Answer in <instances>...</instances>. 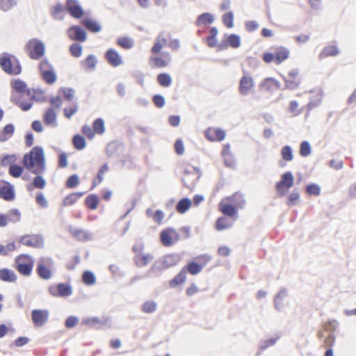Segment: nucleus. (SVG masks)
I'll list each match as a JSON object with an SVG mask.
<instances>
[{
  "mask_svg": "<svg viewBox=\"0 0 356 356\" xmlns=\"http://www.w3.org/2000/svg\"><path fill=\"white\" fill-rule=\"evenodd\" d=\"M215 20L213 15L210 13H204L200 15L195 22V25L200 26L202 24L207 25L213 23Z\"/></svg>",
  "mask_w": 356,
  "mask_h": 356,
  "instance_id": "473e14b6",
  "label": "nucleus"
},
{
  "mask_svg": "<svg viewBox=\"0 0 356 356\" xmlns=\"http://www.w3.org/2000/svg\"><path fill=\"white\" fill-rule=\"evenodd\" d=\"M26 49L29 51V57L33 60H38L45 54L44 42L37 38L29 40L26 44Z\"/></svg>",
  "mask_w": 356,
  "mask_h": 356,
  "instance_id": "39448f33",
  "label": "nucleus"
},
{
  "mask_svg": "<svg viewBox=\"0 0 356 356\" xmlns=\"http://www.w3.org/2000/svg\"><path fill=\"white\" fill-rule=\"evenodd\" d=\"M108 321H110L109 318L104 317V320H102L98 317L95 316L83 318L81 321V324L88 325L90 327H95L97 328H99L100 326H98V325H106Z\"/></svg>",
  "mask_w": 356,
  "mask_h": 356,
  "instance_id": "412c9836",
  "label": "nucleus"
},
{
  "mask_svg": "<svg viewBox=\"0 0 356 356\" xmlns=\"http://www.w3.org/2000/svg\"><path fill=\"white\" fill-rule=\"evenodd\" d=\"M82 282L88 286L95 284V275L90 270H85L82 274Z\"/></svg>",
  "mask_w": 356,
  "mask_h": 356,
  "instance_id": "a18cd8bd",
  "label": "nucleus"
},
{
  "mask_svg": "<svg viewBox=\"0 0 356 356\" xmlns=\"http://www.w3.org/2000/svg\"><path fill=\"white\" fill-rule=\"evenodd\" d=\"M54 265V261L51 257H42L37 263L36 273L42 280H48L51 278V268Z\"/></svg>",
  "mask_w": 356,
  "mask_h": 356,
  "instance_id": "423d86ee",
  "label": "nucleus"
},
{
  "mask_svg": "<svg viewBox=\"0 0 356 356\" xmlns=\"http://www.w3.org/2000/svg\"><path fill=\"white\" fill-rule=\"evenodd\" d=\"M157 309V304L154 300H147L141 305V310L145 314H152Z\"/></svg>",
  "mask_w": 356,
  "mask_h": 356,
  "instance_id": "37998d69",
  "label": "nucleus"
},
{
  "mask_svg": "<svg viewBox=\"0 0 356 356\" xmlns=\"http://www.w3.org/2000/svg\"><path fill=\"white\" fill-rule=\"evenodd\" d=\"M23 96H16L14 94L11 96V100L13 103H15L17 106H18L23 111H29L32 106L33 103L31 100L29 102L22 101Z\"/></svg>",
  "mask_w": 356,
  "mask_h": 356,
  "instance_id": "bb28decb",
  "label": "nucleus"
},
{
  "mask_svg": "<svg viewBox=\"0 0 356 356\" xmlns=\"http://www.w3.org/2000/svg\"><path fill=\"white\" fill-rule=\"evenodd\" d=\"M56 117L57 115L54 108L51 107L48 108L43 115L44 123L47 126L51 124L56 126Z\"/></svg>",
  "mask_w": 356,
  "mask_h": 356,
  "instance_id": "c85d7f7f",
  "label": "nucleus"
},
{
  "mask_svg": "<svg viewBox=\"0 0 356 356\" xmlns=\"http://www.w3.org/2000/svg\"><path fill=\"white\" fill-rule=\"evenodd\" d=\"M0 66L10 75H18L22 72V66L18 58L8 53H3L0 57Z\"/></svg>",
  "mask_w": 356,
  "mask_h": 356,
  "instance_id": "f03ea898",
  "label": "nucleus"
},
{
  "mask_svg": "<svg viewBox=\"0 0 356 356\" xmlns=\"http://www.w3.org/2000/svg\"><path fill=\"white\" fill-rule=\"evenodd\" d=\"M69 232L74 238L80 241L86 242L92 239V234L83 229H73L70 227Z\"/></svg>",
  "mask_w": 356,
  "mask_h": 356,
  "instance_id": "dca6fc26",
  "label": "nucleus"
},
{
  "mask_svg": "<svg viewBox=\"0 0 356 356\" xmlns=\"http://www.w3.org/2000/svg\"><path fill=\"white\" fill-rule=\"evenodd\" d=\"M79 110V104L78 102H74L72 106L70 108H65L63 109V113L65 117L68 119H70L71 117L74 115Z\"/></svg>",
  "mask_w": 356,
  "mask_h": 356,
  "instance_id": "69168bd1",
  "label": "nucleus"
},
{
  "mask_svg": "<svg viewBox=\"0 0 356 356\" xmlns=\"http://www.w3.org/2000/svg\"><path fill=\"white\" fill-rule=\"evenodd\" d=\"M275 63L277 65L281 64L289 56V49L284 47H277L274 49Z\"/></svg>",
  "mask_w": 356,
  "mask_h": 356,
  "instance_id": "aec40b11",
  "label": "nucleus"
},
{
  "mask_svg": "<svg viewBox=\"0 0 356 356\" xmlns=\"http://www.w3.org/2000/svg\"><path fill=\"white\" fill-rule=\"evenodd\" d=\"M81 24L90 32L97 33L101 31L102 25L95 20L90 18H83L81 21Z\"/></svg>",
  "mask_w": 356,
  "mask_h": 356,
  "instance_id": "6ab92c4d",
  "label": "nucleus"
},
{
  "mask_svg": "<svg viewBox=\"0 0 356 356\" xmlns=\"http://www.w3.org/2000/svg\"><path fill=\"white\" fill-rule=\"evenodd\" d=\"M279 337H273L266 340H261L259 341V349L261 350H264L267 349L268 347L275 345L278 340Z\"/></svg>",
  "mask_w": 356,
  "mask_h": 356,
  "instance_id": "0e129e2a",
  "label": "nucleus"
},
{
  "mask_svg": "<svg viewBox=\"0 0 356 356\" xmlns=\"http://www.w3.org/2000/svg\"><path fill=\"white\" fill-rule=\"evenodd\" d=\"M192 201L188 197H183L176 204V211L181 214L185 213L191 207Z\"/></svg>",
  "mask_w": 356,
  "mask_h": 356,
  "instance_id": "c756f323",
  "label": "nucleus"
},
{
  "mask_svg": "<svg viewBox=\"0 0 356 356\" xmlns=\"http://www.w3.org/2000/svg\"><path fill=\"white\" fill-rule=\"evenodd\" d=\"M70 51L74 57L79 58L82 55L83 47L80 44L74 42L70 45Z\"/></svg>",
  "mask_w": 356,
  "mask_h": 356,
  "instance_id": "052dcab7",
  "label": "nucleus"
},
{
  "mask_svg": "<svg viewBox=\"0 0 356 356\" xmlns=\"http://www.w3.org/2000/svg\"><path fill=\"white\" fill-rule=\"evenodd\" d=\"M165 270H166V268L162 261L161 259H158L152 265L149 270L146 273V277H159Z\"/></svg>",
  "mask_w": 356,
  "mask_h": 356,
  "instance_id": "a211bd4d",
  "label": "nucleus"
},
{
  "mask_svg": "<svg viewBox=\"0 0 356 356\" xmlns=\"http://www.w3.org/2000/svg\"><path fill=\"white\" fill-rule=\"evenodd\" d=\"M184 175L187 178H182L181 181L185 187L190 188L191 185L188 182H191V185L195 186V183L199 180L201 174L200 170L197 167H191V168H186L184 171Z\"/></svg>",
  "mask_w": 356,
  "mask_h": 356,
  "instance_id": "9b49d317",
  "label": "nucleus"
},
{
  "mask_svg": "<svg viewBox=\"0 0 356 356\" xmlns=\"http://www.w3.org/2000/svg\"><path fill=\"white\" fill-rule=\"evenodd\" d=\"M72 143L74 147L76 150H82L86 146V141L85 138L80 134H75L72 138Z\"/></svg>",
  "mask_w": 356,
  "mask_h": 356,
  "instance_id": "58836bf2",
  "label": "nucleus"
},
{
  "mask_svg": "<svg viewBox=\"0 0 356 356\" xmlns=\"http://www.w3.org/2000/svg\"><path fill=\"white\" fill-rule=\"evenodd\" d=\"M156 79L159 84L162 87H168L172 83V78L168 73H160L158 74Z\"/></svg>",
  "mask_w": 356,
  "mask_h": 356,
  "instance_id": "ea45409f",
  "label": "nucleus"
},
{
  "mask_svg": "<svg viewBox=\"0 0 356 356\" xmlns=\"http://www.w3.org/2000/svg\"><path fill=\"white\" fill-rule=\"evenodd\" d=\"M22 163L27 170L36 175L33 179L32 183L27 185V190L31 191L33 188H44L47 181L42 176L46 170L45 156L42 147H33L29 152L24 155Z\"/></svg>",
  "mask_w": 356,
  "mask_h": 356,
  "instance_id": "f257e3e1",
  "label": "nucleus"
},
{
  "mask_svg": "<svg viewBox=\"0 0 356 356\" xmlns=\"http://www.w3.org/2000/svg\"><path fill=\"white\" fill-rule=\"evenodd\" d=\"M311 152L312 147L310 143L307 140L302 141L300 145V154L303 157H307L310 155Z\"/></svg>",
  "mask_w": 356,
  "mask_h": 356,
  "instance_id": "bf43d9fd",
  "label": "nucleus"
},
{
  "mask_svg": "<svg viewBox=\"0 0 356 356\" xmlns=\"http://www.w3.org/2000/svg\"><path fill=\"white\" fill-rule=\"evenodd\" d=\"M16 270L24 276H30L33 271L34 260L33 257L27 254H22L15 259Z\"/></svg>",
  "mask_w": 356,
  "mask_h": 356,
  "instance_id": "7ed1b4c3",
  "label": "nucleus"
},
{
  "mask_svg": "<svg viewBox=\"0 0 356 356\" xmlns=\"http://www.w3.org/2000/svg\"><path fill=\"white\" fill-rule=\"evenodd\" d=\"M213 132L215 134L214 137L211 136L209 135V131H207L205 133V136H206L208 140H209L210 141H213L215 140H216L218 141H222V140L225 139L226 134L223 129H220V128L215 129L213 130Z\"/></svg>",
  "mask_w": 356,
  "mask_h": 356,
  "instance_id": "4c0bfd02",
  "label": "nucleus"
},
{
  "mask_svg": "<svg viewBox=\"0 0 356 356\" xmlns=\"http://www.w3.org/2000/svg\"><path fill=\"white\" fill-rule=\"evenodd\" d=\"M294 184V177L291 171H286L281 175V179L275 184V189L279 196L286 195L288 190Z\"/></svg>",
  "mask_w": 356,
  "mask_h": 356,
  "instance_id": "0eeeda50",
  "label": "nucleus"
},
{
  "mask_svg": "<svg viewBox=\"0 0 356 356\" xmlns=\"http://www.w3.org/2000/svg\"><path fill=\"white\" fill-rule=\"evenodd\" d=\"M299 200H300V193L297 189H294L289 195L286 203L289 207H291L296 205Z\"/></svg>",
  "mask_w": 356,
  "mask_h": 356,
  "instance_id": "49530a36",
  "label": "nucleus"
},
{
  "mask_svg": "<svg viewBox=\"0 0 356 356\" xmlns=\"http://www.w3.org/2000/svg\"><path fill=\"white\" fill-rule=\"evenodd\" d=\"M65 8L75 19H81L84 15V10L78 0H66Z\"/></svg>",
  "mask_w": 356,
  "mask_h": 356,
  "instance_id": "1a4fd4ad",
  "label": "nucleus"
},
{
  "mask_svg": "<svg viewBox=\"0 0 356 356\" xmlns=\"http://www.w3.org/2000/svg\"><path fill=\"white\" fill-rule=\"evenodd\" d=\"M305 192L309 195L318 196L321 193V187L316 184H309L306 186Z\"/></svg>",
  "mask_w": 356,
  "mask_h": 356,
  "instance_id": "5fc2aeb1",
  "label": "nucleus"
},
{
  "mask_svg": "<svg viewBox=\"0 0 356 356\" xmlns=\"http://www.w3.org/2000/svg\"><path fill=\"white\" fill-rule=\"evenodd\" d=\"M286 296V290H280L274 298V305L277 311L280 312L284 308L283 300Z\"/></svg>",
  "mask_w": 356,
  "mask_h": 356,
  "instance_id": "f704fd0d",
  "label": "nucleus"
},
{
  "mask_svg": "<svg viewBox=\"0 0 356 356\" xmlns=\"http://www.w3.org/2000/svg\"><path fill=\"white\" fill-rule=\"evenodd\" d=\"M104 56L107 62L114 67H118L123 63L118 52L113 49H108L106 51Z\"/></svg>",
  "mask_w": 356,
  "mask_h": 356,
  "instance_id": "f3484780",
  "label": "nucleus"
},
{
  "mask_svg": "<svg viewBox=\"0 0 356 356\" xmlns=\"http://www.w3.org/2000/svg\"><path fill=\"white\" fill-rule=\"evenodd\" d=\"M117 44L125 49H129L134 47L133 40L128 37H121L118 38Z\"/></svg>",
  "mask_w": 356,
  "mask_h": 356,
  "instance_id": "8fccbe9b",
  "label": "nucleus"
},
{
  "mask_svg": "<svg viewBox=\"0 0 356 356\" xmlns=\"http://www.w3.org/2000/svg\"><path fill=\"white\" fill-rule=\"evenodd\" d=\"M254 86V83L252 77L245 74L239 81L238 91L241 95L246 96L250 93Z\"/></svg>",
  "mask_w": 356,
  "mask_h": 356,
  "instance_id": "4468645a",
  "label": "nucleus"
},
{
  "mask_svg": "<svg viewBox=\"0 0 356 356\" xmlns=\"http://www.w3.org/2000/svg\"><path fill=\"white\" fill-rule=\"evenodd\" d=\"M166 269L177 265L181 260V256L177 253L166 254L161 258Z\"/></svg>",
  "mask_w": 356,
  "mask_h": 356,
  "instance_id": "5701e85b",
  "label": "nucleus"
},
{
  "mask_svg": "<svg viewBox=\"0 0 356 356\" xmlns=\"http://www.w3.org/2000/svg\"><path fill=\"white\" fill-rule=\"evenodd\" d=\"M84 203L86 207L91 210H95L99 205V198L96 194H90L86 198Z\"/></svg>",
  "mask_w": 356,
  "mask_h": 356,
  "instance_id": "c9c22d12",
  "label": "nucleus"
},
{
  "mask_svg": "<svg viewBox=\"0 0 356 356\" xmlns=\"http://www.w3.org/2000/svg\"><path fill=\"white\" fill-rule=\"evenodd\" d=\"M339 49L337 46L332 45L324 47L321 52V55L324 56H335L339 54Z\"/></svg>",
  "mask_w": 356,
  "mask_h": 356,
  "instance_id": "680f3d73",
  "label": "nucleus"
},
{
  "mask_svg": "<svg viewBox=\"0 0 356 356\" xmlns=\"http://www.w3.org/2000/svg\"><path fill=\"white\" fill-rule=\"evenodd\" d=\"M97 58L95 55L90 54L84 60L80 61V65L86 70H93L97 64Z\"/></svg>",
  "mask_w": 356,
  "mask_h": 356,
  "instance_id": "a878e982",
  "label": "nucleus"
},
{
  "mask_svg": "<svg viewBox=\"0 0 356 356\" xmlns=\"http://www.w3.org/2000/svg\"><path fill=\"white\" fill-rule=\"evenodd\" d=\"M17 276L15 271L8 268L0 269V280L5 282H14L17 280Z\"/></svg>",
  "mask_w": 356,
  "mask_h": 356,
  "instance_id": "b1692460",
  "label": "nucleus"
},
{
  "mask_svg": "<svg viewBox=\"0 0 356 356\" xmlns=\"http://www.w3.org/2000/svg\"><path fill=\"white\" fill-rule=\"evenodd\" d=\"M48 290L49 293L54 297H68L73 292L72 286L68 283L63 282L50 286Z\"/></svg>",
  "mask_w": 356,
  "mask_h": 356,
  "instance_id": "6e6552de",
  "label": "nucleus"
},
{
  "mask_svg": "<svg viewBox=\"0 0 356 356\" xmlns=\"http://www.w3.org/2000/svg\"><path fill=\"white\" fill-rule=\"evenodd\" d=\"M6 216L8 222L15 223L21 220V213L17 209H10Z\"/></svg>",
  "mask_w": 356,
  "mask_h": 356,
  "instance_id": "09e8293b",
  "label": "nucleus"
},
{
  "mask_svg": "<svg viewBox=\"0 0 356 356\" xmlns=\"http://www.w3.org/2000/svg\"><path fill=\"white\" fill-rule=\"evenodd\" d=\"M38 68L42 79L46 83L52 85L56 81L57 75L54 67L47 58H44L40 61Z\"/></svg>",
  "mask_w": 356,
  "mask_h": 356,
  "instance_id": "20e7f679",
  "label": "nucleus"
},
{
  "mask_svg": "<svg viewBox=\"0 0 356 356\" xmlns=\"http://www.w3.org/2000/svg\"><path fill=\"white\" fill-rule=\"evenodd\" d=\"M220 211L228 217H233L236 215L238 209L234 204L230 203L223 204L220 202L219 204Z\"/></svg>",
  "mask_w": 356,
  "mask_h": 356,
  "instance_id": "cd10ccee",
  "label": "nucleus"
},
{
  "mask_svg": "<svg viewBox=\"0 0 356 356\" xmlns=\"http://www.w3.org/2000/svg\"><path fill=\"white\" fill-rule=\"evenodd\" d=\"M24 172V167L15 164V163L13 165H10L8 173L10 176L15 178H19L22 175V173Z\"/></svg>",
  "mask_w": 356,
  "mask_h": 356,
  "instance_id": "de8ad7c7",
  "label": "nucleus"
},
{
  "mask_svg": "<svg viewBox=\"0 0 356 356\" xmlns=\"http://www.w3.org/2000/svg\"><path fill=\"white\" fill-rule=\"evenodd\" d=\"M0 198L8 202L15 200V192L12 184L4 180L0 181Z\"/></svg>",
  "mask_w": 356,
  "mask_h": 356,
  "instance_id": "ddd939ff",
  "label": "nucleus"
},
{
  "mask_svg": "<svg viewBox=\"0 0 356 356\" xmlns=\"http://www.w3.org/2000/svg\"><path fill=\"white\" fill-rule=\"evenodd\" d=\"M227 42L229 47L236 49L241 46V38L235 33L230 34L227 38Z\"/></svg>",
  "mask_w": 356,
  "mask_h": 356,
  "instance_id": "3c124183",
  "label": "nucleus"
},
{
  "mask_svg": "<svg viewBox=\"0 0 356 356\" xmlns=\"http://www.w3.org/2000/svg\"><path fill=\"white\" fill-rule=\"evenodd\" d=\"M64 10H65V6H63L61 3H57L51 8V15L55 19L62 20L63 17L60 14Z\"/></svg>",
  "mask_w": 356,
  "mask_h": 356,
  "instance_id": "c03bdc74",
  "label": "nucleus"
},
{
  "mask_svg": "<svg viewBox=\"0 0 356 356\" xmlns=\"http://www.w3.org/2000/svg\"><path fill=\"white\" fill-rule=\"evenodd\" d=\"M94 131L102 134L105 131L104 121L102 118H97L92 123Z\"/></svg>",
  "mask_w": 356,
  "mask_h": 356,
  "instance_id": "6e6d98bb",
  "label": "nucleus"
},
{
  "mask_svg": "<svg viewBox=\"0 0 356 356\" xmlns=\"http://www.w3.org/2000/svg\"><path fill=\"white\" fill-rule=\"evenodd\" d=\"M11 87L12 88L19 93L18 96H24V92L26 90L27 84L25 81L21 80V79H14L11 81Z\"/></svg>",
  "mask_w": 356,
  "mask_h": 356,
  "instance_id": "72a5a7b5",
  "label": "nucleus"
},
{
  "mask_svg": "<svg viewBox=\"0 0 356 356\" xmlns=\"http://www.w3.org/2000/svg\"><path fill=\"white\" fill-rule=\"evenodd\" d=\"M185 281L186 273L185 271L181 269V271L170 281L169 285L171 288H175L177 286L184 283Z\"/></svg>",
  "mask_w": 356,
  "mask_h": 356,
  "instance_id": "a19ab883",
  "label": "nucleus"
},
{
  "mask_svg": "<svg viewBox=\"0 0 356 356\" xmlns=\"http://www.w3.org/2000/svg\"><path fill=\"white\" fill-rule=\"evenodd\" d=\"M32 99L37 102H44L47 101L46 97L44 95V90L40 88H33Z\"/></svg>",
  "mask_w": 356,
  "mask_h": 356,
  "instance_id": "4d7b16f0",
  "label": "nucleus"
},
{
  "mask_svg": "<svg viewBox=\"0 0 356 356\" xmlns=\"http://www.w3.org/2000/svg\"><path fill=\"white\" fill-rule=\"evenodd\" d=\"M79 184V177L76 174L70 175L65 181L67 188H74Z\"/></svg>",
  "mask_w": 356,
  "mask_h": 356,
  "instance_id": "13d9d810",
  "label": "nucleus"
},
{
  "mask_svg": "<svg viewBox=\"0 0 356 356\" xmlns=\"http://www.w3.org/2000/svg\"><path fill=\"white\" fill-rule=\"evenodd\" d=\"M122 146V143L115 140L109 143L106 147V153L108 157L115 156L120 147Z\"/></svg>",
  "mask_w": 356,
  "mask_h": 356,
  "instance_id": "e433bc0d",
  "label": "nucleus"
},
{
  "mask_svg": "<svg viewBox=\"0 0 356 356\" xmlns=\"http://www.w3.org/2000/svg\"><path fill=\"white\" fill-rule=\"evenodd\" d=\"M227 200L232 202L237 209H243L246 201L244 195L240 192H236L231 196L227 197Z\"/></svg>",
  "mask_w": 356,
  "mask_h": 356,
  "instance_id": "393cba45",
  "label": "nucleus"
},
{
  "mask_svg": "<svg viewBox=\"0 0 356 356\" xmlns=\"http://www.w3.org/2000/svg\"><path fill=\"white\" fill-rule=\"evenodd\" d=\"M204 265H200V264L195 261H189L183 268L182 270L186 272H188L190 274L193 275H195L198 274L202 270Z\"/></svg>",
  "mask_w": 356,
  "mask_h": 356,
  "instance_id": "2f4dec72",
  "label": "nucleus"
},
{
  "mask_svg": "<svg viewBox=\"0 0 356 356\" xmlns=\"http://www.w3.org/2000/svg\"><path fill=\"white\" fill-rule=\"evenodd\" d=\"M43 238L40 235H26L21 238L20 243L32 248H40L43 245Z\"/></svg>",
  "mask_w": 356,
  "mask_h": 356,
  "instance_id": "2eb2a0df",
  "label": "nucleus"
},
{
  "mask_svg": "<svg viewBox=\"0 0 356 356\" xmlns=\"http://www.w3.org/2000/svg\"><path fill=\"white\" fill-rule=\"evenodd\" d=\"M17 160V156L15 154H5L0 158V164L2 167L10 166L13 165Z\"/></svg>",
  "mask_w": 356,
  "mask_h": 356,
  "instance_id": "79ce46f5",
  "label": "nucleus"
},
{
  "mask_svg": "<svg viewBox=\"0 0 356 356\" xmlns=\"http://www.w3.org/2000/svg\"><path fill=\"white\" fill-rule=\"evenodd\" d=\"M49 312L47 309H33L31 311V318L35 327L43 326L49 319Z\"/></svg>",
  "mask_w": 356,
  "mask_h": 356,
  "instance_id": "f8f14e48",
  "label": "nucleus"
},
{
  "mask_svg": "<svg viewBox=\"0 0 356 356\" xmlns=\"http://www.w3.org/2000/svg\"><path fill=\"white\" fill-rule=\"evenodd\" d=\"M223 24L227 28H232L234 26V14L233 12L229 11L225 13L222 17Z\"/></svg>",
  "mask_w": 356,
  "mask_h": 356,
  "instance_id": "e2e57ef3",
  "label": "nucleus"
},
{
  "mask_svg": "<svg viewBox=\"0 0 356 356\" xmlns=\"http://www.w3.org/2000/svg\"><path fill=\"white\" fill-rule=\"evenodd\" d=\"M17 4L15 0H0V8L6 12Z\"/></svg>",
  "mask_w": 356,
  "mask_h": 356,
  "instance_id": "338daca9",
  "label": "nucleus"
},
{
  "mask_svg": "<svg viewBox=\"0 0 356 356\" xmlns=\"http://www.w3.org/2000/svg\"><path fill=\"white\" fill-rule=\"evenodd\" d=\"M173 232H175V229L172 227L166 228L161 232L160 239H161V243L164 246L169 247L172 245V243H173L172 233Z\"/></svg>",
  "mask_w": 356,
  "mask_h": 356,
  "instance_id": "4be33fe9",
  "label": "nucleus"
},
{
  "mask_svg": "<svg viewBox=\"0 0 356 356\" xmlns=\"http://www.w3.org/2000/svg\"><path fill=\"white\" fill-rule=\"evenodd\" d=\"M152 102L157 108H163L165 106V100L162 95L156 94L152 97Z\"/></svg>",
  "mask_w": 356,
  "mask_h": 356,
  "instance_id": "774afa93",
  "label": "nucleus"
},
{
  "mask_svg": "<svg viewBox=\"0 0 356 356\" xmlns=\"http://www.w3.org/2000/svg\"><path fill=\"white\" fill-rule=\"evenodd\" d=\"M108 170V163H104L102 165V167L99 168L97 178L98 179V181L97 182L96 180H93L92 185L91 187V190H92L98 184L101 183L103 180V175Z\"/></svg>",
  "mask_w": 356,
  "mask_h": 356,
  "instance_id": "603ef678",
  "label": "nucleus"
},
{
  "mask_svg": "<svg viewBox=\"0 0 356 356\" xmlns=\"http://www.w3.org/2000/svg\"><path fill=\"white\" fill-rule=\"evenodd\" d=\"M15 132V126L13 123L7 124L0 132V142H6L13 136Z\"/></svg>",
  "mask_w": 356,
  "mask_h": 356,
  "instance_id": "7c9ffc66",
  "label": "nucleus"
},
{
  "mask_svg": "<svg viewBox=\"0 0 356 356\" xmlns=\"http://www.w3.org/2000/svg\"><path fill=\"white\" fill-rule=\"evenodd\" d=\"M67 33L71 40L83 42L87 40V32L83 28L79 25L70 26L67 29Z\"/></svg>",
  "mask_w": 356,
  "mask_h": 356,
  "instance_id": "9d476101",
  "label": "nucleus"
},
{
  "mask_svg": "<svg viewBox=\"0 0 356 356\" xmlns=\"http://www.w3.org/2000/svg\"><path fill=\"white\" fill-rule=\"evenodd\" d=\"M282 159L286 161H291L293 159V150L291 146L284 145L281 149Z\"/></svg>",
  "mask_w": 356,
  "mask_h": 356,
  "instance_id": "864d4df0",
  "label": "nucleus"
}]
</instances>
